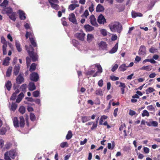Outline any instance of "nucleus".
<instances>
[{
	"instance_id": "nucleus-63",
	"label": "nucleus",
	"mask_w": 160,
	"mask_h": 160,
	"mask_svg": "<svg viewBox=\"0 0 160 160\" xmlns=\"http://www.w3.org/2000/svg\"><path fill=\"white\" fill-rule=\"evenodd\" d=\"M1 42L2 44H5L7 43L6 41V40L5 38L3 37H2L1 38Z\"/></svg>"
},
{
	"instance_id": "nucleus-62",
	"label": "nucleus",
	"mask_w": 160,
	"mask_h": 160,
	"mask_svg": "<svg viewBox=\"0 0 160 160\" xmlns=\"http://www.w3.org/2000/svg\"><path fill=\"white\" fill-rule=\"evenodd\" d=\"M92 124H93L91 128V130H93L94 129H95L97 127V124L95 123L94 122H93V123Z\"/></svg>"
},
{
	"instance_id": "nucleus-37",
	"label": "nucleus",
	"mask_w": 160,
	"mask_h": 160,
	"mask_svg": "<svg viewBox=\"0 0 160 160\" xmlns=\"http://www.w3.org/2000/svg\"><path fill=\"white\" fill-rule=\"evenodd\" d=\"M36 65L35 63H33L32 64L30 67V71L32 72L35 70L36 68Z\"/></svg>"
},
{
	"instance_id": "nucleus-52",
	"label": "nucleus",
	"mask_w": 160,
	"mask_h": 160,
	"mask_svg": "<svg viewBox=\"0 0 160 160\" xmlns=\"http://www.w3.org/2000/svg\"><path fill=\"white\" fill-rule=\"evenodd\" d=\"M155 2H152L148 6V10H151L155 5Z\"/></svg>"
},
{
	"instance_id": "nucleus-32",
	"label": "nucleus",
	"mask_w": 160,
	"mask_h": 160,
	"mask_svg": "<svg viewBox=\"0 0 160 160\" xmlns=\"http://www.w3.org/2000/svg\"><path fill=\"white\" fill-rule=\"evenodd\" d=\"M72 134L71 131H68L66 136V139L68 140L70 139L72 137Z\"/></svg>"
},
{
	"instance_id": "nucleus-13",
	"label": "nucleus",
	"mask_w": 160,
	"mask_h": 160,
	"mask_svg": "<svg viewBox=\"0 0 160 160\" xmlns=\"http://www.w3.org/2000/svg\"><path fill=\"white\" fill-rule=\"evenodd\" d=\"M84 28L87 32H91L94 30V28L90 25L87 24L84 26Z\"/></svg>"
},
{
	"instance_id": "nucleus-44",
	"label": "nucleus",
	"mask_w": 160,
	"mask_h": 160,
	"mask_svg": "<svg viewBox=\"0 0 160 160\" xmlns=\"http://www.w3.org/2000/svg\"><path fill=\"white\" fill-rule=\"evenodd\" d=\"M11 146V144L10 142H7V143L5 144L3 149H9L10 147Z\"/></svg>"
},
{
	"instance_id": "nucleus-43",
	"label": "nucleus",
	"mask_w": 160,
	"mask_h": 160,
	"mask_svg": "<svg viewBox=\"0 0 160 160\" xmlns=\"http://www.w3.org/2000/svg\"><path fill=\"white\" fill-rule=\"evenodd\" d=\"M48 1L51 6L55 3H58L59 2L57 0H48Z\"/></svg>"
},
{
	"instance_id": "nucleus-27",
	"label": "nucleus",
	"mask_w": 160,
	"mask_h": 160,
	"mask_svg": "<svg viewBox=\"0 0 160 160\" xmlns=\"http://www.w3.org/2000/svg\"><path fill=\"white\" fill-rule=\"evenodd\" d=\"M152 69V67L150 66H144L142 67L141 68V70H146L147 71L151 70Z\"/></svg>"
},
{
	"instance_id": "nucleus-9",
	"label": "nucleus",
	"mask_w": 160,
	"mask_h": 160,
	"mask_svg": "<svg viewBox=\"0 0 160 160\" xmlns=\"http://www.w3.org/2000/svg\"><path fill=\"white\" fill-rule=\"evenodd\" d=\"M98 21L100 24H104L106 22L104 17L102 15L100 14L98 17Z\"/></svg>"
},
{
	"instance_id": "nucleus-19",
	"label": "nucleus",
	"mask_w": 160,
	"mask_h": 160,
	"mask_svg": "<svg viewBox=\"0 0 160 160\" xmlns=\"http://www.w3.org/2000/svg\"><path fill=\"white\" fill-rule=\"evenodd\" d=\"M10 60V59L9 57H6L5 59L4 60L2 64L3 65L5 66H7L8 65L9 63V61Z\"/></svg>"
},
{
	"instance_id": "nucleus-35",
	"label": "nucleus",
	"mask_w": 160,
	"mask_h": 160,
	"mask_svg": "<svg viewBox=\"0 0 160 160\" xmlns=\"http://www.w3.org/2000/svg\"><path fill=\"white\" fill-rule=\"evenodd\" d=\"M17 105L16 104L12 103L11 105V110L13 111H14L17 108Z\"/></svg>"
},
{
	"instance_id": "nucleus-6",
	"label": "nucleus",
	"mask_w": 160,
	"mask_h": 160,
	"mask_svg": "<svg viewBox=\"0 0 160 160\" xmlns=\"http://www.w3.org/2000/svg\"><path fill=\"white\" fill-rule=\"evenodd\" d=\"M38 75L37 73L34 72L30 75V79L32 81H37L38 80Z\"/></svg>"
},
{
	"instance_id": "nucleus-64",
	"label": "nucleus",
	"mask_w": 160,
	"mask_h": 160,
	"mask_svg": "<svg viewBox=\"0 0 160 160\" xmlns=\"http://www.w3.org/2000/svg\"><path fill=\"white\" fill-rule=\"evenodd\" d=\"M129 114L130 115L132 116L136 114V112L134 111L130 110L129 112Z\"/></svg>"
},
{
	"instance_id": "nucleus-55",
	"label": "nucleus",
	"mask_w": 160,
	"mask_h": 160,
	"mask_svg": "<svg viewBox=\"0 0 160 160\" xmlns=\"http://www.w3.org/2000/svg\"><path fill=\"white\" fill-rule=\"evenodd\" d=\"M110 79L112 81H116L118 80L119 79L118 77H116L114 75H112L110 76Z\"/></svg>"
},
{
	"instance_id": "nucleus-33",
	"label": "nucleus",
	"mask_w": 160,
	"mask_h": 160,
	"mask_svg": "<svg viewBox=\"0 0 160 160\" xmlns=\"http://www.w3.org/2000/svg\"><path fill=\"white\" fill-rule=\"evenodd\" d=\"M29 39L32 45L34 47L36 46L37 44L35 42L34 38H30Z\"/></svg>"
},
{
	"instance_id": "nucleus-2",
	"label": "nucleus",
	"mask_w": 160,
	"mask_h": 160,
	"mask_svg": "<svg viewBox=\"0 0 160 160\" xmlns=\"http://www.w3.org/2000/svg\"><path fill=\"white\" fill-rule=\"evenodd\" d=\"M26 49L28 52L29 55L32 58V60L35 62L37 60L38 56L36 53L33 52V48L31 45H30L28 47L26 45L25 46Z\"/></svg>"
},
{
	"instance_id": "nucleus-23",
	"label": "nucleus",
	"mask_w": 160,
	"mask_h": 160,
	"mask_svg": "<svg viewBox=\"0 0 160 160\" xmlns=\"http://www.w3.org/2000/svg\"><path fill=\"white\" fill-rule=\"evenodd\" d=\"M132 15L133 18H135L137 17H142V14L141 13L139 12H132Z\"/></svg>"
},
{
	"instance_id": "nucleus-28",
	"label": "nucleus",
	"mask_w": 160,
	"mask_h": 160,
	"mask_svg": "<svg viewBox=\"0 0 160 160\" xmlns=\"http://www.w3.org/2000/svg\"><path fill=\"white\" fill-rule=\"evenodd\" d=\"M9 18L14 21H15L16 19V13L15 12H13L11 14L8 15Z\"/></svg>"
},
{
	"instance_id": "nucleus-47",
	"label": "nucleus",
	"mask_w": 160,
	"mask_h": 160,
	"mask_svg": "<svg viewBox=\"0 0 160 160\" xmlns=\"http://www.w3.org/2000/svg\"><path fill=\"white\" fill-rule=\"evenodd\" d=\"M8 4V1L7 0H4L3 2L0 5V6L6 7Z\"/></svg>"
},
{
	"instance_id": "nucleus-39",
	"label": "nucleus",
	"mask_w": 160,
	"mask_h": 160,
	"mask_svg": "<svg viewBox=\"0 0 160 160\" xmlns=\"http://www.w3.org/2000/svg\"><path fill=\"white\" fill-rule=\"evenodd\" d=\"M5 11L6 12V13L8 14V16L13 12L12 8H6L5 10Z\"/></svg>"
},
{
	"instance_id": "nucleus-29",
	"label": "nucleus",
	"mask_w": 160,
	"mask_h": 160,
	"mask_svg": "<svg viewBox=\"0 0 160 160\" xmlns=\"http://www.w3.org/2000/svg\"><path fill=\"white\" fill-rule=\"evenodd\" d=\"M11 86L12 84L11 82L9 81H7L5 84V86L8 91H9L10 90Z\"/></svg>"
},
{
	"instance_id": "nucleus-45",
	"label": "nucleus",
	"mask_w": 160,
	"mask_h": 160,
	"mask_svg": "<svg viewBox=\"0 0 160 160\" xmlns=\"http://www.w3.org/2000/svg\"><path fill=\"white\" fill-rule=\"evenodd\" d=\"M40 94V92L38 91H36L33 92V95L34 97H38Z\"/></svg>"
},
{
	"instance_id": "nucleus-61",
	"label": "nucleus",
	"mask_w": 160,
	"mask_h": 160,
	"mask_svg": "<svg viewBox=\"0 0 160 160\" xmlns=\"http://www.w3.org/2000/svg\"><path fill=\"white\" fill-rule=\"evenodd\" d=\"M17 96V94L16 92H14L12 94V96L10 98V99L12 100H14L16 99V98Z\"/></svg>"
},
{
	"instance_id": "nucleus-38",
	"label": "nucleus",
	"mask_w": 160,
	"mask_h": 160,
	"mask_svg": "<svg viewBox=\"0 0 160 160\" xmlns=\"http://www.w3.org/2000/svg\"><path fill=\"white\" fill-rule=\"evenodd\" d=\"M6 129L5 127H2L0 130V134L1 135L4 134L6 132Z\"/></svg>"
},
{
	"instance_id": "nucleus-30",
	"label": "nucleus",
	"mask_w": 160,
	"mask_h": 160,
	"mask_svg": "<svg viewBox=\"0 0 160 160\" xmlns=\"http://www.w3.org/2000/svg\"><path fill=\"white\" fill-rule=\"evenodd\" d=\"M2 45V50L3 54L4 55H6L7 53L6 51V48L7 46V43L3 44Z\"/></svg>"
},
{
	"instance_id": "nucleus-20",
	"label": "nucleus",
	"mask_w": 160,
	"mask_h": 160,
	"mask_svg": "<svg viewBox=\"0 0 160 160\" xmlns=\"http://www.w3.org/2000/svg\"><path fill=\"white\" fill-rule=\"evenodd\" d=\"M128 68L125 64H123L120 65L119 68V70L121 71L124 72Z\"/></svg>"
},
{
	"instance_id": "nucleus-26",
	"label": "nucleus",
	"mask_w": 160,
	"mask_h": 160,
	"mask_svg": "<svg viewBox=\"0 0 160 160\" xmlns=\"http://www.w3.org/2000/svg\"><path fill=\"white\" fill-rule=\"evenodd\" d=\"M15 45L18 51L20 52L22 51V48L20 47V45L19 42L17 40L16 41Z\"/></svg>"
},
{
	"instance_id": "nucleus-7",
	"label": "nucleus",
	"mask_w": 160,
	"mask_h": 160,
	"mask_svg": "<svg viewBox=\"0 0 160 160\" xmlns=\"http://www.w3.org/2000/svg\"><path fill=\"white\" fill-rule=\"evenodd\" d=\"M146 48L145 46H140L138 52V54L140 55H144L146 54Z\"/></svg>"
},
{
	"instance_id": "nucleus-22",
	"label": "nucleus",
	"mask_w": 160,
	"mask_h": 160,
	"mask_svg": "<svg viewBox=\"0 0 160 160\" xmlns=\"http://www.w3.org/2000/svg\"><path fill=\"white\" fill-rule=\"evenodd\" d=\"M118 43H117L114 47L109 52L111 53H113L115 52L118 50Z\"/></svg>"
},
{
	"instance_id": "nucleus-41",
	"label": "nucleus",
	"mask_w": 160,
	"mask_h": 160,
	"mask_svg": "<svg viewBox=\"0 0 160 160\" xmlns=\"http://www.w3.org/2000/svg\"><path fill=\"white\" fill-rule=\"evenodd\" d=\"M19 111L20 112L23 114L24 113L25 111V108L23 106H21L19 108Z\"/></svg>"
},
{
	"instance_id": "nucleus-50",
	"label": "nucleus",
	"mask_w": 160,
	"mask_h": 160,
	"mask_svg": "<svg viewBox=\"0 0 160 160\" xmlns=\"http://www.w3.org/2000/svg\"><path fill=\"white\" fill-rule=\"evenodd\" d=\"M60 146L62 148H64L65 147H68V144L67 142H63L61 143Z\"/></svg>"
},
{
	"instance_id": "nucleus-42",
	"label": "nucleus",
	"mask_w": 160,
	"mask_h": 160,
	"mask_svg": "<svg viewBox=\"0 0 160 160\" xmlns=\"http://www.w3.org/2000/svg\"><path fill=\"white\" fill-rule=\"evenodd\" d=\"M97 67L98 68V72L101 73L102 72V69L101 66L98 64L96 65Z\"/></svg>"
},
{
	"instance_id": "nucleus-16",
	"label": "nucleus",
	"mask_w": 160,
	"mask_h": 160,
	"mask_svg": "<svg viewBox=\"0 0 160 160\" xmlns=\"http://www.w3.org/2000/svg\"><path fill=\"white\" fill-rule=\"evenodd\" d=\"M20 126L21 128H23L24 126L25 125V120L23 116H21L20 117Z\"/></svg>"
},
{
	"instance_id": "nucleus-5",
	"label": "nucleus",
	"mask_w": 160,
	"mask_h": 160,
	"mask_svg": "<svg viewBox=\"0 0 160 160\" xmlns=\"http://www.w3.org/2000/svg\"><path fill=\"white\" fill-rule=\"evenodd\" d=\"M98 45L100 49L105 50L107 46L106 42L103 41H101L98 43Z\"/></svg>"
},
{
	"instance_id": "nucleus-8",
	"label": "nucleus",
	"mask_w": 160,
	"mask_h": 160,
	"mask_svg": "<svg viewBox=\"0 0 160 160\" xmlns=\"http://www.w3.org/2000/svg\"><path fill=\"white\" fill-rule=\"evenodd\" d=\"M68 19L70 21L72 22L74 24H76L77 21L75 18V15L74 13H71L70 14Z\"/></svg>"
},
{
	"instance_id": "nucleus-31",
	"label": "nucleus",
	"mask_w": 160,
	"mask_h": 160,
	"mask_svg": "<svg viewBox=\"0 0 160 160\" xmlns=\"http://www.w3.org/2000/svg\"><path fill=\"white\" fill-rule=\"evenodd\" d=\"M95 94L96 95L102 96L103 95L102 91L101 89H98L96 90Z\"/></svg>"
},
{
	"instance_id": "nucleus-57",
	"label": "nucleus",
	"mask_w": 160,
	"mask_h": 160,
	"mask_svg": "<svg viewBox=\"0 0 160 160\" xmlns=\"http://www.w3.org/2000/svg\"><path fill=\"white\" fill-rule=\"evenodd\" d=\"M150 123L151 124V126L154 127H157L158 126V122L156 121H152L150 122Z\"/></svg>"
},
{
	"instance_id": "nucleus-46",
	"label": "nucleus",
	"mask_w": 160,
	"mask_h": 160,
	"mask_svg": "<svg viewBox=\"0 0 160 160\" xmlns=\"http://www.w3.org/2000/svg\"><path fill=\"white\" fill-rule=\"evenodd\" d=\"M155 91V90L152 88H149L146 91V93L148 94L149 93H151Z\"/></svg>"
},
{
	"instance_id": "nucleus-59",
	"label": "nucleus",
	"mask_w": 160,
	"mask_h": 160,
	"mask_svg": "<svg viewBox=\"0 0 160 160\" xmlns=\"http://www.w3.org/2000/svg\"><path fill=\"white\" fill-rule=\"evenodd\" d=\"M31 62L30 59L28 57H27L26 58V62L27 65L28 67L29 66Z\"/></svg>"
},
{
	"instance_id": "nucleus-10",
	"label": "nucleus",
	"mask_w": 160,
	"mask_h": 160,
	"mask_svg": "<svg viewBox=\"0 0 160 160\" xmlns=\"http://www.w3.org/2000/svg\"><path fill=\"white\" fill-rule=\"evenodd\" d=\"M90 19L91 24L93 26H96L97 25L96 19L94 15H91L90 17Z\"/></svg>"
},
{
	"instance_id": "nucleus-51",
	"label": "nucleus",
	"mask_w": 160,
	"mask_h": 160,
	"mask_svg": "<svg viewBox=\"0 0 160 160\" xmlns=\"http://www.w3.org/2000/svg\"><path fill=\"white\" fill-rule=\"evenodd\" d=\"M27 87V86L26 84H23L20 87V89L22 91H25Z\"/></svg>"
},
{
	"instance_id": "nucleus-17",
	"label": "nucleus",
	"mask_w": 160,
	"mask_h": 160,
	"mask_svg": "<svg viewBox=\"0 0 160 160\" xmlns=\"http://www.w3.org/2000/svg\"><path fill=\"white\" fill-rule=\"evenodd\" d=\"M104 10V8L103 7L100 5L98 4L97 7L96 11L97 12H101L103 11Z\"/></svg>"
},
{
	"instance_id": "nucleus-21",
	"label": "nucleus",
	"mask_w": 160,
	"mask_h": 160,
	"mask_svg": "<svg viewBox=\"0 0 160 160\" xmlns=\"http://www.w3.org/2000/svg\"><path fill=\"white\" fill-rule=\"evenodd\" d=\"M94 37L93 35L92 34H88L87 36V40L88 42H91L94 39Z\"/></svg>"
},
{
	"instance_id": "nucleus-18",
	"label": "nucleus",
	"mask_w": 160,
	"mask_h": 160,
	"mask_svg": "<svg viewBox=\"0 0 160 160\" xmlns=\"http://www.w3.org/2000/svg\"><path fill=\"white\" fill-rule=\"evenodd\" d=\"M13 121L14 126L16 128L18 127L19 124L18 118L16 117H14L13 119Z\"/></svg>"
},
{
	"instance_id": "nucleus-1",
	"label": "nucleus",
	"mask_w": 160,
	"mask_h": 160,
	"mask_svg": "<svg viewBox=\"0 0 160 160\" xmlns=\"http://www.w3.org/2000/svg\"><path fill=\"white\" fill-rule=\"evenodd\" d=\"M112 32L120 33L122 30L121 25L118 22H111L108 26Z\"/></svg>"
},
{
	"instance_id": "nucleus-12",
	"label": "nucleus",
	"mask_w": 160,
	"mask_h": 160,
	"mask_svg": "<svg viewBox=\"0 0 160 160\" xmlns=\"http://www.w3.org/2000/svg\"><path fill=\"white\" fill-rule=\"evenodd\" d=\"M18 12L19 13L20 18L21 19L24 20L26 19L25 14L23 11L19 10H18Z\"/></svg>"
},
{
	"instance_id": "nucleus-24",
	"label": "nucleus",
	"mask_w": 160,
	"mask_h": 160,
	"mask_svg": "<svg viewBox=\"0 0 160 160\" xmlns=\"http://www.w3.org/2000/svg\"><path fill=\"white\" fill-rule=\"evenodd\" d=\"M24 96V94L22 92L18 96L16 102L18 103L19 102L22 100Z\"/></svg>"
},
{
	"instance_id": "nucleus-49",
	"label": "nucleus",
	"mask_w": 160,
	"mask_h": 160,
	"mask_svg": "<svg viewBox=\"0 0 160 160\" xmlns=\"http://www.w3.org/2000/svg\"><path fill=\"white\" fill-rule=\"evenodd\" d=\"M101 33L103 36H106L108 34V32L107 31L104 29H102L100 30Z\"/></svg>"
},
{
	"instance_id": "nucleus-56",
	"label": "nucleus",
	"mask_w": 160,
	"mask_h": 160,
	"mask_svg": "<svg viewBox=\"0 0 160 160\" xmlns=\"http://www.w3.org/2000/svg\"><path fill=\"white\" fill-rule=\"evenodd\" d=\"M89 15V14L88 11L87 10H86L84 12L82 16H84L85 17V18H87Z\"/></svg>"
},
{
	"instance_id": "nucleus-58",
	"label": "nucleus",
	"mask_w": 160,
	"mask_h": 160,
	"mask_svg": "<svg viewBox=\"0 0 160 160\" xmlns=\"http://www.w3.org/2000/svg\"><path fill=\"white\" fill-rule=\"evenodd\" d=\"M118 67V65L117 64H115L112 68L111 69L112 71L113 72H114L117 69Z\"/></svg>"
},
{
	"instance_id": "nucleus-53",
	"label": "nucleus",
	"mask_w": 160,
	"mask_h": 160,
	"mask_svg": "<svg viewBox=\"0 0 160 160\" xmlns=\"http://www.w3.org/2000/svg\"><path fill=\"white\" fill-rule=\"evenodd\" d=\"M147 109L151 111H154L155 108L152 105L148 106L147 107Z\"/></svg>"
},
{
	"instance_id": "nucleus-11",
	"label": "nucleus",
	"mask_w": 160,
	"mask_h": 160,
	"mask_svg": "<svg viewBox=\"0 0 160 160\" xmlns=\"http://www.w3.org/2000/svg\"><path fill=\"white\" fill-rule=\"evenodd\" d=\"M16 82L18 84H20L24 82V78L20 74L16 79Z\"/></svg>"
},
{
	"instance_id": "nucleus-3",
	"label": "nucleus",
	"mask_w": 160,
	"mask_h": 160,
	"mask_svg": "<svg viewBox=\"0 0 160 160\" xmlns=\"http://www.w3.org/2000/svg\"><path fill=\"white\" fill-rule=\"evenodd\" d=\"M17 155L16 151L11 150L6 152L4 154V158L5 160H11V158L14 159Z\"/></svg>"
},
{
	"instance_id": "nucleus-34",
	"label": "nucleus",
	"mask_w": 160,
	"mask_h": 160,
	"mask_svg": "<svg viewBox=\"0 0 160 160\" xmlns=\"http://www.w3.org/2000/svg\"><path fill=\"white\" fill-rule=\"evenodd\" d=\"M12 68V67H9L7 71L6 75L7 77H9L11 73Z\"/></svg>"
},
{
	"instance_id": "nucleus-14",
	"label": "nucleus",
	"mask_w": 160,
	"mask_h": 160,
	"mask_svg": "<svg viewBox=\"0 0 160 160\" xmlns=\"http://www.w3.org/2000/svg\"><path fill=\"white\" fill-rule=\"evenodd\" d=\"M20 70V66L18 65L15 66L13 69V74L15 75L18 74Z\"/></svg>"
},
{
	"instance_id": "nucleus-60",
	"label": "nucleus",
	"mask_w": 160,
	"mask_h": 160,
	"mask_svg": "<svg viewBox=\"0 0 160 160\" xmlns=\"http://www.w3.org/2000/svg\"><path fill=\"white\" fill-rule=\"evenodd\" d=\"M141 60V58L138 56H136L135 60V63H137Z\"/></svg>"
},
{
	"instance_id": "nucleus-40",
	"label": "nucleus",
	"mask_w": 160,
	"mask_h": 160,
	"mask_svg": "<svg viewBox=\"0 0 160 160\" xmlns=\"http://www.w3.org/2000/svg\"><path fill=\"white\" fill-rule=\"evenodd\" d=\"M142 115L143 117L145 116L148 117L149 116V113L147 110H144L143 111V112L142 114Z\"/></svg>"
},
{
	"instance_id": "nucleus-48",
	"label": "nucleus",
	"mask_w": 160,
	"mask_h": 160,
	"mask_svg": "<svg viewBox=\"0 0 160 160\" xmlns=\"http://www.w3.org/2000/svg\"><path fill=\"white\" fill-rule=\"evenodd\" d=\"M30 120L32 121H34L36 119L35 115L33 113H31L30 114Z\"/></svg>"
},
{
	"instance_id": "nucleus-4",
	"label": "nucleus",
	"mask_w": 160,
	"mask_h": 160,
	"mask_svg": "<svg viewBox=\"0 0 160 160\" xmlns=\"http://www.w3.org/2000/svg\"><path fill=\"white\" fill-rule=\"evenodd\" d=\"M85 34L82 32L76 34L75 36L79 40L83 41L84 40Z\"/></svg>"
},
{
	"instance_id": "nucleus-25",
	"label": "nucleus",
	"mask_w": 160,
	"mask_h": 160,
	"mask_svg": "<svg viewBox=\"0 0 160 160\" xmlns=\"http://www.w3.org/2000/svg\"><path fill=\"white\" fill-rule=\"evenodd\" d=\"M79 6V4H71L69 6L68 9L72 11L74 10L76 8L78 7Z\"/></svg>"
},
{
	"instance_id": "nucleus-15",
	"label": "nucleus",
	"mask_w": 160,
	"mask_h": 160,
	"mask_svg": "<svg viewBox=\"0 0 160 160\" xmlns=\"http://www.w3.org/2000/svg\"><path fill=\"white\" fill-rule=\"evenodd\" d=\"M36 86L34 83L33 82H30L28 85V88L29 90L30 91H33L36 89Z\"/></svg>"
},
{
	"instance_id": "nucleus-54",
	"label": "nucleus",
	"mask_w": 160,
	"mask_h": 160,
	"mask_svg": "<svg viewBox=\"0 0 160 160\" xmlns=\"http://www.w3.org/2000/svg\"><path fill=\"white\" fill-rule=\"evenodd\" d=\"M57 4L58 3H55L51 5V6L52 8L57 10L59 9V6Z\"/></svg>"
},
{
	"instance_id": "nucleus-36",
	"label": "nucleus",
	"mask_w": 160,
	"mask_h": 160,
	"mask_svg": "<svg viewBox=\"0 0 160 160\" xmlns=\"http://www.w3.org/2000/svg\"><path fill=\"white\" fill-rule=\"evenodd\" d=\"M90 120L89 117L85 116L82 118V121L83 123H85Z\"/></svg>"
}]
</instances>
